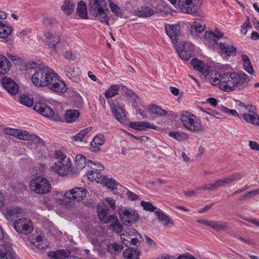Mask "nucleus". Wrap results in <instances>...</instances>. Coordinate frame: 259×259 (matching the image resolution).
Instances as JSON below:
<instances>
[{
    "label": "nucleus",
    "mask_w": 259,
    "mask_h": 259,
    "mask_svg": "<svg viewBox=\"0 0 259 259\" xmlns=\"http://www.w3.org/2000/svg\"><path fill=\"white\" fill-rule=\"evenodd\" d=\"M164 28L179 57L185 60H189L191 56V52L188 49L187 45L184 42L178 44V37L181 34L180 26L178 24H166Z\"/></svg>",
    "instance_id": "obj_1"
},
{
    "label": "nucleus",
    "mask_w": 259,
    "mask_h": 259,
    "mask_svg": "<svg viewBox=\"0 0 259 259\" xmlns=\"http://www.w3.org/2000/svg\"><path fill=\"white\" fill-rule=\"evenodd\" d=\"M89 13L102 23L109 25L108 16L109 10L105 0H90L89 4Z\"/></svg>",
    "instance_id": "obj_2"
},
{
    "label": "nucleus",
    "mask_w": 259,
    "mask_h": 259,
    "mask_svg": "<svg viewBox=\"0 0 259 259\" xmlns=\"http://www.w3.org/2000/svg\"><path fill=\"white\" fill-rule=\"evenodd\" d=\"M57 74L52 69L48 67L38 69L32 76V82L37 87H48Z\"/></svg>",
    "instance_id": "obj_3"
},
{
    "label": "nucleus",
    "mask_w": 259,
    "mask_h": 259,
    "mask_svg": "<svg viewBox=\"0 0 259 259\" xmlns=\"http://www.w3.org/2000/svg\"><path fill=\"white\" fill-rule=\"evenodd\" d=\"M228 92L233 91L235 87L242 90L248 85L249 77L244 72H228Z\"/></svg>",
    "instance_id": "obj_4"
},
{
    "label": "nucleus",
    "mask_w": 259,
    "mask_h": 259,
    "mask_svg": "<svg viewBox=\"0 0 259 259\" xmlns=\"http://www.w3.org/2000/svg\"><path fill=\"white\" fill-rule=\"evenodd\" d=\"M180 119L185 127L192 132L200 133L203 130L200 120L188 111H183L181 114Z\"/></svg>",
    "instance_id": "obj_5"
},
{
    "label": "nucleus",
    "mask_w": 259,
    "mask_h": 259,
    "mask_svg": "<svg viewBox=\"0 0 259 259\" xmlns=\"http://www.w3.org/2000/svg\"><path fill=\"white\" fill-rule=\"evenodd\" d=\"M173 5L177 0H168ZM178 5L181 11L184 13L196 15L201 5V0H178Z\"/></svg>",
    "instance_id": "obj_6"
},
{
    "label": "nucleus",
    "mask_w": 259,
    "mask_h": 259,
    "mask_svg": "<svg viewBox=\"0 0 259 259\" xmlns=\"http://www.w3.org/2000/svg\"><path fill=\"white\" fill-rule=\"evenodd\" d=\"M30 190L36 194H45L51 190V186L49 181L45 178L37 176L30 182Z\"/></svg>",
    "instance_id": "obj_7"
},
{
    "label": "nucleus",
    "mask_w": 259,
    "mask_h": 259,
    "mask_svg": "<svg viewBox=\"0 0 259 259\" xmlns=\"http://www.w3.org/2000/svg\"><path fill=\"white\" fill-rule=\"evenodd\" d=\"M34 110L44 116L50 118L54 121H62L60 115L55 113L52 108L45 102L38 101L33 107Z\"/></svg>",
    "instance_id": "obj_8"
},
{
    "label": "nucleus",
    "mask_w": 259,
    "mask_h": 259,
    "mask_svg": "<svg viewBox=\"0 0 259 259\" xmlns=\"http://www.w3.org/2000/svg\"><path fill=\"white\" fill-rule=\"evenodd\" d=\"M13 228L18 234L26 235L31 234L34 229L32 221L27 218L15 220L13 223Z\"/></svg>",
    "instance_id": "obj_9"
},
{
    "label": "nucleus",
    "mask_w": 259,
    "mask_h": 259,
    "mask_svg": "<svg viewBox=\"0 0 259 259\" xmlns=\"http://www.w3.org/2000/svg\"><path fill=\"white\" fill-rule=\"evenodd\" d=\"M118 213L122 223L125 226H131L132 224L137 223L140 218L137 211L131 208L119 209Z\"/></svg>",
    "instance_id": "obj_10"
},
{
    "label": "nucleus",
    "mask_w": 259,
    "mask_h": 259,
    "mask_svg": "<svg viewBox=\"0 0 259 259\" xmlns=\"http://www.w3.org/2000/svg\"><path fill=\"white\" fill-rule=\"evenodd\" d=\"M86 195V189L81 187L75 188L67 191L62 200L65 204L70 203L72 200L79 201L83 199Z\"/></svg>",
    "instance_id": "obj_11"
},
{
    "label": "nucleus",
    "mask_w": 259,
    "mask_h": 259,
    "mask_svg": "<svg viewBox=\"0 0 259 259\" xmlns=\"http://www.w3.org/2000/svg\"><path fill=\"white\" fill-rule=\"evenodd\" d=\"M45 35L46 37V44L52 49V54L57 53L58 50L62 49L63 45L59 36L52 34L50 31L46 32Z\"/></svg>",
    "instance_id": "obj_12"
},
{
    "label": "nucleus",
    "mask_w": 259,
    "mask_h": 259,
    "mask_svg": "<svg viewBox=\"0 0 259 259\" xmlns=\"http://www.w3.org/2000/svg\"><path fill=\"white\" fill-rule=\"evenodd\" d=\"M130 244L134 247H129L128 249L123 251V255L126 259H140L139 250H138V244H140L139 240L138 238H131L130 237Z\"/></svg>",
    "instance_id": "obj_13"
},
{
    "label": "nucleus",
    "mask_w": 259,
    "mask_h": 259,
    "mask_svg": "<svg viewBox=\"0 0 259 259\" xmlns=\"http://www.w3.org/2000/svg\"><path fill=\"white\" fill-rule=\"evenodd\" d=\"M191 64L195 70L200 71L205 76L208 75L211 71V67L207 63L197 58L192 59Z\"/></svg>",
    "instance_id": "obj_14"
},
{
    "label": "nucleus",
    "mask_w": 259,
    "mask_h": 259,
    "mask_svg": "<svg viewBox=\"0 0 259 259\" xmlns=\"http://www.w3.org/2000/svg\"><path fill=\"white\" fill-rule=\"evenodd\" d=\"M48 88L52 91L58 93H65L67 90L66 83L60 79L58 74H56Z\"/></svg>",
    "instance_id": "obj_15"
},
{
    "label": "nucleus",
    "mask_w": 259,
    "mask_h": 259,
    "mask_svg": "<svg viewBox=\"0 0 259 259\" xmlns=\"http://www.w3.org/2000/svg\"><path fill=\"white\" fill-rule=\"evenodd\" d=\"M71 161L68 160L66 163L61 160H58L55 162L52 165V169L53 171L57 172L60 176H64L68 174L69 168L71 167Z\"/></svg>",
    "instance_id": "obj_16"
},
{
    "label": "nucleus",
    "mask_w": 259,
    "mask_h": 259,
    "mask_svg": "<svg viewBox=\"0 0 259 259\" xmlns=\"http://www.w3.org/2000/svg\"><path fill=\"white\" fill-rule=\"evenodd\" d=\"M2 83L5 90L10 94L14 95L18 92V85L12 78L5 76L2 79Z\"/></svg>",
    "instance_id": "obj_17"
},
{
    "label": "nucleus",
    "mask_w": 259,
    "mask_h": 259,
    "mask_svg": "<svg viewBox=\"0 0 259 259\" xmlns=\"http://www.w3.org/2000/svg\"><path fill=\"white\" fill-rule=\"evenodd\" d=\"M110 106L114 117L120 122H122L125 117V115L122 108L119 106V103L116 101L110 102Z\"/></svg>",
    "instance_id": "obj_18"
},
{
    "label": "nucleus",
    "mask_w": 259,
    "mask_h": 259,
    "mask_svg": "<svg viewBox=\"0 0 259 259\" xmlns=\"http://www.w3.org/2000/svg\"><path fill=\"white\" fill-rule=\"evenodd\" d=\"M98 215L99 219L105 224H109L111 221L110 209L107 205L99 206L97 207Z\"/></svg>",
    "instance_id": "obj_19"
},
{
    "label": "nucleus",
    "mask_w": 259,
    "mask_h": 259,
    "mask_svg": "<svg viewBox=\"0 0 259 259\" xmlns=\"http://www.w3.org/2000/svg\"><path fill=\"white\" fill-rule=\"evenodd\" d=\"M129 126L131 128L138 130L140 131H146L148 128L156 130V125L147 121H135L131 122L129 123Z\"/></svg>",
    "instance_id": "obj_20"
},
{
    "label": "nucleus",
    "mask_w": 259,
    "mask_h": 259,
    "mask_svg": "<svg viewBox=\"0 0 259 259\" xmlns=\"http://www.w3.org/2000/svg\"><path fill=\"white\" fill-rule=\"evenodd\" d=\"M80 112L76 109H68L64 115V120L67 123H73L79 120Z\"/></svg>",
    "instance_id": "obj_21"
},
{
    "label": "nucleus",
    "mask_w": 259,
    "mask_h": 259,
    "mask_svg": "<svg viewBox=\"0 0 259 259\" xmlns=\"http://www.w3.org/2000/svg\"><path fill=\"white\" fill-rule=\"evenodd\" d=\"M0 259H15L11 247L6 243L0 245Z\"/></svg>",
    "instance_id": "obj_22"
},
{
    "label": "nucleus",
    "mask_w": 259,
    "mask_h": 259,
    "mask_svg": "<svg viewBox=\"0 0 259 259\" xmlns=\"http://www.w3.org/2000/svg\"><path fill=\"white\" fill-rule=\"evenodd\" d=\"M217 34L212 31H206L204 34V38L212 45H218L217 40L222 38L224 34L219 31V29H215Z\"/></svg>",
    "instance_id": "obj_23"
},
{
    "label": "nucleus",
    "mask_w": 259,
    "mask_h": 259,
    "mask_svg": "<svg viewBox=\"0 0 259 259\" xmlns=\"http://www.w3.org/2000/svg\"><path fill=\"white\" fill-rule=\"evenodd\" d=\"M70 252L64 249H59L56 251H50L48 253V256L50 259H63L65 256H71L68 255Z\"/></svg>",
    "instance_id": "obj_24"
},
{
    "label": "nucleus",
    "mask_w": 259,
    "mask_h": 259,
    "mask_svg": "<svg viewBox=\"0 0 259 259\" xmlns=\"http://www.w3.org/2000/svg\"><path fill=\"white\" fill-rule=\"evenodd\" d=\"M11 64L6 57L0 55V75L6 74L10 70Z\"/></svg>",
    "instance_id": "obj_25"
},
{
    "label": "nucleus",
    "mask_w": 259,
    "mask_h": 259,
    "mask_svg": "<svg viewBox=\"0 0 259 259\" xmlns=\"http://www.w3.org/2000/svg\"><path fill=\"white\" fill-rule=\"evenodd\" d=\"M243 118L248 123L259 125V115L254 111H251L250 113L243 114Z\"/></svg>",
    "instance_id": "obj_26"
},
{
    "label": "nucleus",
    "mask_w": 259,
    "mask_h": 259,
    "mask_svg": "<svg viewBox=\"0 0 259 259\" xmlns=\"http://www.w3.org/2000/svg\"><path fill=\"white\" fill-rule=\"evenodd\" d=\"M101 183L112 190L117 189L118 184L112 179H109L105 176H100Z\"/></svg>",
    "instance_id": "obj_27"
},
{
    "label": "nucleus",
    "mask_w": 259,
    "mask_h": 259,
    "mask_svg": "<svg viewBox=\"0 0 259 259\" xmlns=\"http://www.w3.org/2000/svg\"><path fill=\"white\" fill-rule=\"evenodd\" d=\"M75 7V5L72 0H65L61 10L67 15H70L73 12Z\"/></svg>",
    "instance_id": "obj_28"
},
{
    "label": "nucleus",
    "mask_w": 259,
    "mask_h": 259,
    "mask_svg": "<svg viewBox=\"0 0 259 259\" xmlns=\"http://www.w3.org/2000/svg\"><path fill=\"white\" fill-rule=\"evenodd\" d=\"M154 11L149 7H141L135 11L137 15L139 17L145 18L151 16L154 14Z\"/></svg>",
    "instance_id": "obj_29"
},
{
    "label": "nucleus",
    "mask_w": 259,
    "mask_h": 259,
    "mask_svg": "<svg viewBox=\"0 0 259 259\" xmlns=\"http://www.w3.org/2000/svg\"><path fill=\"white\" fill-rule=\"evenodd\" d=\"M241 60L243 62V66L244 70L248 73L252 74L254 72V69L252 66L250 60L248 56L246 54H242L241 56Z\"/></svg>",
    "instance_id": "obj_30"
},
{
    "label": "nucleus",
    "mask_w": 259,
    "mask_h": 259,
    "mask_svg": "<svg viewBox=\"0 0 259 259\" xmlns=\"http://www.w3.org/2000/svg\"><path fill=\"white\" fill-rule=\"evenodd\" d=\"M76 13L80 18L87 19L88 17L87 8L85 3L81 1L78 3Z\"/></svg>",
    "instance_id": "obj_31"
},
{
    "label": "nucleus",
    "mask_w": 259,
    "mask_h": 259,
    "mask_svg": "<svg viewBox=\"0 0 259 259\" xmlns=\"http://www.w3.org/2000/svg\"><path fill=\"white\" fill-rule=\"evenodd\" d=\"M13 28L11 26H9L3 23L0 21V37L2 38H7L12 32Z\"/></svg>",
    "instance_id": "obj_32"
},
{
    "label": "nucleus",
    "mask_w": 259,
    "mask_h": 259,
    "mask_svg": "<svg viewBox=\"0 0 259 259\" xmlns=\"http://www.w3.org/2000/svg\"><path fill=\"white\" fill-rule=\"evenodd\" d=\"M154 213L157 217L158 221L161 222L164 225L166 226L168 224L174 225V222L162 211L156 210Z\"/></svg>",
    "instance_id": "obj_33"
},
{
    "label": "nucleus",
    "mask_w": 259,
    "mask_h": 259,
    "mask_svg": "<svg viewBox=\"0 0 259 259\" xmlns=\"http://www.w3.org/2000/svg\"><path fill=\"white\" fill-rule=\"evenodd\" d=\"M110 219H111V226H112L113 230L116 233H121L123 229V224L119 223L118 222L117 218L114 214H112Z\"/></svg>",
    "instance_id": "obj_34"
},
{
    "label": "nucleus",
    "mask_w": 259,
    "mask_h": 259,
    "mask_svg": "<svg viewBox=\"0 0 259 259\" xmlns=\"http://www.w3.org/2000/svg\"><path fill=\"white\" fill-rule=\"evenodd\" d=\"M149 110L151 113L159 116H165L167 114L166 110L162 109L161 107L155 104L150 105Z\"/></svg>",
    "instance_id": "obj_35"
},
{
    "label": "nucleus",
    "mask_w": 259,
    "mask_h": 259,
    "mask_svg": "<svg viewBox=\"0 0 259 259\" xmlns=\"http://www.w3.org/2000/svg\"><path fill=\"white\" fill-rule=\"evenodd\" d=\"M119 85L114 84L112 85L109 88H108L105 93V96L107 99H109L112 97L115 96L118 94L119 91Z\"/></svg>",
    "instance_id": "obj_36"
},
{
    "label": "nucleus",
    "mask_w": 259,
    "mask_h": 259,
    "mask_svg": "<svg viewBox=\"0 0 259 259\" xmlns=\"http://www.w3.org/2000/svg\"><path fill=\"white\" fill-rule=\"evenodd\" d=\"M205 28V25L201 24L197 22H194L193 24L190 27V31L193 35L194 33L196 34L197 33H201L204 30Z\"/></svg>",
    "instance_id": "obj_37"
},
{
    "label": "nucleus",
    "mask_w": 259,
    "mask_h": 259,
    "mask_svg": "<svg viewBox=\"0 0 259 259\" xmlns=\"http://www.w3.org/2000/svg\"><path fill=\"white\" fill-rule=\"evenodd\" d=\"M107 249L109 252L113 253L116 252L121 251L123 249V246L122 244L114 242L112 243H109L107 246Z\"/></svg>",
    "instance_id": "obj_38"
},
{
    "label": "nucleus",
    "mask_w": 259,
    "mask_h": 259,
    "mask_svg": "<svg viewBox=\"0 0 259 259\" xmlns=\"http://www.w3.org/2000/svg\"><path fill=\"white\" fill-rule=\"evenodd\" d=\"M86 164H87V161H86L85 157L80 154L77 155L76 156L75 164L78 169H82Z\"/></svg>",
    "instance_id": "obj_39"
},
{
    "label": "nucleus",
    "mask_w": 259,
    "mask_h": 259,
    "mask_svg": "<svg viewBox=\"0 0 259 259\" xmlns=\"http://www.w3.org/2000/svg\"><path fill=\"white\" fill-rule=\"evenodd\" d=\"M19 101L22 104L28 107H31L33 104V98L25 95H23L20 97Z\"/></svg>",
    "instance_id": "obj_40"
},
{
    "label": "nucleus",
    "mask_w": 259,
    "mask_h": 259,
    "mask_svg": "<svg viewBox=\"0 0 259 259\" xmlns=\"http://www.w3.org/2000/svg\"><path fill=\"white\" fill-rule=\"evenodd\" d=\"M92 127H87L81 130L78 134L73 137L75 141H82L85 135L91 132Z\"/></svg>",
    "instance_id": "obj_41"
},
{
    "label": "nucleus",
    "mask_w": 259,
    "mask_h": 259,
    "mask_svg": "<svg viewBox=\"0 0 259 259\" xmlns=\"http://www.w3.org/2000/svg\"><path fill=\"white\" fill-rule=\"evenodd\" d=\"M71 77H68L70 79L75 82H79L80 81L79 68L73 67L72 69Z\"/></svg>",
    "instance_id": "obj_42"
},
{
    "label": "nucleus",
    "mask_w": 259,
    "mask_h": 259,
    "mask_svg": "<svg viewBox=\"0 0 259 259\" xmlns=\"http://www.w3.org/2000/svg\"><path fill=\"white\" fill-rule=\"evenodd\" d=\"M104 143V136L102 134L96 135L91 143V146H101Z\"/></svg>",
    "instance_id": "obj_43"
},
{
    "label": "nucleus",
    "mask_w": 259,
    "mask_h": 259,
    "mask_svg": "<svg viewBox=\"0 0 259 259\" xmlns=\"http://www.w3.org/2000/svg\"><path fill=\"white\" fill-rule=\"evenodd\" d=\"M109 6L111 11L117 17L122 18L123 14L121 9L115 4L113 2L109 3Z\"/></svg>",
    "instance_id": "obj_44"
},
{
    "label": "nucleus",
    "mask_w": 259,
    "mask_h": 259,
    "mask_svg": "<svg viewBox=\"0 0 259 259\" xmlns=\"http://www.w3.org/2000/svg\"><path fill=\"white\" fill-rule=\"evenodd\" d=\"M206 226H208L217 231L224 229L225 226L221 224H218L217 222L207 220Z\"/></svg>",
    "instance_id": "obj_45"
},
{
    "label": "nucleus",
    "mask_w": 259,
    "mask_h": 259,
    "mask_svg": "<svg viewBox=\"0 0 259 259\" xmlns=\"http://www.w3.org/2000/svg\"><path fill=\"white\" fill-rule=\"evenodd\" d=\"M252 27V25L251 24L250 18L249 16L246 17V19L245 21L243 23L242 25L241 26V28L240 32L242 34L244 35H246L247 32V29L251 28Z\"/></svg>",
    "instance_id": "obj_46"
},
{
    "label": "nucleus",
    "mask_w": 259,
    "mask_h": 259,
    "mask_svg": "<svg viewBox=\"0 0 259 259\" xmlns=\"http://www.w3.org/2000/svg\"><path fill=\"white\" fill-rule=\"evenodd\" d=\"M87 164L89 166H90L91 168H94L96 170L101 171L103 170L104 169V166L101 163H99L98 162L93 161L91 160H88L87 161Z\"/></svg>",
    "instance_id": "obj_47"
},
{
    "label": "nucleus",
    "mask_w": 259,
    "mask_h": 259,
    "mask_svg": "<svg viewBox=\"0 0 259 259\" xmlns=\"http://www.w3.org/2000/svg\"><path fill=\"white\" fill-rule=\"evenodd\" d=\"M21 208L19 207H9L7 208L6 214L7 215L12 217L14 214H17L21 212Z\"/></svg>",
    "instance_id": "obj_48"
},
{
    "label": "nucleus",
    "mask_w": 259,
    "mask_h": 259,
    "mask_svg": "<svg viewBox=\"0 0 259 259\" xmlns=\"http://www.w3.org/2000/svg\"><path fill=\"white\" fill-rule=\"evenodd\" d=\"M44 237L38 235L36 237V241L33 243L34 245L39 249H44L48 245L43 244L42 242Z\"/></svg>",
    "instance_id": "obj_49"
},
{
    "label": "nucleus",
    "mask_w": 259,
    "mask_h": 259,
    "mask_svg": "<svg viewBox=\"0 0 259 259\" xmlns=\"http://www.w3.org/2000/svg\"><path fill=\"white\" fill-rule=\"evenodd\" d=\"M141 205L145 210L151 212H153L156 209V207L149 202L142 201L141 202Z\"/></svg>",
    "instance_id": "obj_50"
},
{
    "label": "nucleus",
    "mask_w": 259,
    "mask_h": 259,
    "mask_svg": "<svg viewBox=\"0 0 259 259\" xmlns=\"http://www.w3.org/2000/svg\"><path fill=\"white\" fill-rule=\"evenodd\" d=\"M30 141L34 144H36L40 146H43L45 145L44 141L38 136L36 135H32L31 136Z\"/></svg>",
    "instance_id": "obj_51"
},
{
    "label": "nucleus",
    "mask_w": 259,
    "mask_h": 259,
    "mask_svg": "<svg viewBox=\"0 0 259 259\" xmlns=\"http://www.w3.org/2000/svg\"><path fill=\"white\" fill-rule=\"evenodd\" d=\"M219 49L218 52L223 58H226L227 57V46H226V43H220Z\"/></svg>",
    "instance_id": "obj_52"
},
{
    "label": "nucleus",
    "mask_w": 259,
    "mask_h": 259,
    "mask_svg": "<svg viewBox=\"0 0 259 259\" xmlns=\"http://www.w3.org/2000/svg\"><path fill=\"white\" fill-rule=\"evenodd\" d=\"M5 132L8 134L14 137H18L19 136V130L17 129H14L12 128H6L5 130Z\"/></svg>",
    "instance_id": "obj_53"
},
{
    "label": "nucleus",
    "mask_w": 259,
    "mask_h": 259,
    "mask_svg": "<svg viewBox=\"0 0 259 259\" xmlns=\"http://www.w3.org/2000/svg\"><path fill=\"white\" fill-rule=\"evenodd\" d=\"M19 139L23 140H29L31 139L32 135L29 134L27 131H21L19 130Z\"/></svg>",
    "instance_id": "obj_54"
},
{
    "label": "nucleus",
    "mask_w": 259,
    "mask_h": 259,
    "mask_svg": "<svg viewBox=\"0 0 259 259\" xmlns=\"http://www.w3.org/2000/svg\"><path fill=\"white\" fill-rule=\"evenodd\" d=\"M225 75L227 76V74L224 73L221 77V82H220L219 86L221 90L223 91L227 92V81L224 76Z\"/></svg>",
    "instance_id": "obj_55"
},
{
    "label": "nucleus",
    "mask_w": 259,
    "mask_h": 259,
    "mask_svg": "<svg viewBox=\"0 0 259 259\" xmlns=\"http://www.w3.org/2000/svg\"><path fill=\"white\" fill-rule=\"evenodd\" d=\"M125 233L127 234L126 237H128V239H130L131 236H137L138 235L140 236V237H141V235L140 234L138 233L137 231H136L135 229L132 228V229H128L126 230H125Z\"/></svg>",
    "instance_id": "obj_56"
},
{
    "label": "nucleus",
    "mask_w": 259,
    "mask_h": 259,
    "mask_svg": "<svg viewBox=\"0 0 259 259\" xmlns=\"http://www.w3.org/2000/svg\"><path fill=\"white\" fill-rule=\"evenodd\" d=\"M56 22V19L49 17H43V24L46 26L54 24Z\"/></svg>",
    "instance_id": "obj_57"
},
{
    "label": "nucleus",
    "mask_w": 259,
    "mask_h": 259,
    "mask_svg": "<svg viewBox=\"0 0 259 259\" xmlns=\"http://www.w3.org/2000/svg\"><path fill=\"white\" fill-rule=\"evenodd\" d=\"M237 52V48L231 45L228 44V56H235Z\"/></svg>",
    "instance_id": "obj_58"
},
{
    "label": "nucleus",
    "mask_w": 259,
    "mask_h": 259,
    "mask_svg": "<svg viewBox=\"0 0 259 259\" xmlns=\"http://www.w3.org/2000/svg\"><path fill=\"white\" fill-rule=\"evenodd\" d=\"M54 157L63 162L66 158V156L61 151L56 150L54 152Z\"/></svg>",
    "instance_id": "obj_59"
},
{
    "label": "nucleus",
    "mask_w": 259,
    "mask_h": 259,
    "mask_svg": "<svg viewBox=\"0 0 259 259\" xmlns=\"http://www.w3.org/2000/svg\"><path fill=\"white\" fill-rule=\"evenodd\" d=\"M226 183H227L226 179H219V180H217L214 183L212 184V185H213V187L215 190L222 186H224Z\"/></svg>",
    "instance_id": "obj_60"
},
{
    "label": "nucleus",
    "mask_w": 259,
    "mask_h": 259,
    "mask_svg": "<svg viewBox=\"0 0 259 259\" xmlns=\"http://www.w3.org/2000/svg\"><path fill=\"white\" fill-rule=\"evenodd\" d=\"M20 62V69L21 71H27L30 70L29 61H21Z\"/></svg>",
    "instance_id": "obj_61"
},
{
    "label": "nucleus",
    "mask_w": 259,
    "mask_h": 259,
    "mask_svg": "<svg viewBox=\"0 0 259 259\" xmlns=\"http://www.w3.org/2000/svg\"><path fill=\"white\" fill-rule=\"evenodd\" d=\"M7 56L12 61L17 62H14L15 64H19V62L21 61V58L17 55H14L10 53H7Z\"/></svg>",
    "instance_id": "obj_62"
},
{
    "label": "nucleus",
    "mask_w": 259,
    "mask_h": 259,
    "mask_svg": "<svg viewBox=\"0 0 259 259\" xmlns=\"http://www.w3.org/2000/svg\"><path fill=\"white\" fill-rule=\"evenodd\" d=\"M125 93L128 97L132 98L135 102H137V99H139L135 93L132 90H127L126 91Z\"/></svg>",
    "instance_id": "obj_63"
},
{
    "label": "nucleus",
    "mask_w": 259,
    "mask_h": 259,
    "mask_svg": "<svg viewBox=\"0 0 259 259\" xmlns=\"http://www.w3.org/2000/svg\"><path fill=\"white\" fill-rule=\"evenodd\" d=\"M241 178V176L239 174H235L231 175L228 177V184L229 183H232L235 181L239 180Z\"/></svg>",
    "instance_id": "obj_64"
}]
</instances>
